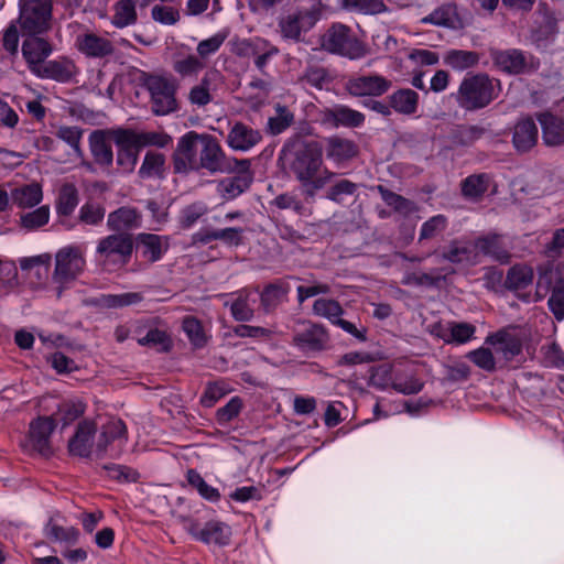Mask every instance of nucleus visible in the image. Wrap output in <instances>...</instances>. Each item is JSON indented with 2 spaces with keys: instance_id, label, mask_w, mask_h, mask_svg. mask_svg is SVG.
<instances>
[{
  "instance_id": "1",
  "label": "nucleus",
  "mask_w": 564,
  "mask_h": 564,
  "mask_svg": "<svg viewBox=\"0 0 564 564\" xmlns=\"http://www.w3.org/2000/svg\"><path fill=\"white\" fill-rule=\"evenodd\" d=\"M284 164L301 184L303 193L313 197L335 176L323 162V148L316 141L297 140L282 149Z\"/></svg>"
},
{
  "instance_id": "2",
  "label": "nucleus",
  "mask_w": 564,
  "mask_h": 564,
  "mask_svg": "<svg viewBox=\"0 0 564 564\" xmlns=\"http://www.w3.org/2000/svg\"><path fill=\"white\" fill-rule=\"evenodd\" d=\"M500 80L485 73L467 74L455 94L456 102L467 111L482 109L499 97Z\"/></svg>"
},
{
  "instance_id": "3",
  "label": "nucleus",
  "mask_w": 564,
  "mask_h": 564,
  "mask_svg": "<svg viewBox=\"0 0 564 564\" xmlns=\"http://www.w3.org/2000/svg\"><path fill=\"white\" fill-rule=\"evenodd\" d=\"M550 294L547 307L557 322L564 321V267L547 262L538 268L535 303Z\"/></svg>"
},
{
  "instance_id": "4",
  "label": "nucleus",
  "mask_w": 564,
  "mask_h": 564,
  "mask_svg": "<svg viewBox=\"0 0 564 564\" xmlns=\"http://www.w3.org/2000/svg\"><path fill=\"white\" fill-rule=\"evenodd\" d=\"M133 251V241L127 234H112L97 241L94 259L97 265L111 271L129 263Z\"/></svg>"
},
{
  "instance_id": "5",
  "label": "nucleus",
  "mask_w": 564,
  "mask_h": 564,
  "mask_svg": "<svg viewBox=\"0 0 564 564\" xmlns=\"http://www.w3.org/2000/svg\"><path fill=\"white\" fill-rule=\"evenodd\" d=\"M53 281L64 286L76 280L86 268V247L67 245L57 250L54 257Z\"/></svg>"
},
{
  "instance_id": "6",
  "label": "nucleus",
  "mask_w": 564,
  "mask_h": 564,
  "mask_svg": "<svg viewBox=\"0 0 564 564\" xmlns=\"http://www.w3.org/2000/svg\"><path fill=\"white\" fill-rule=\"evenodd\" d=\"M19 24L25 35H40L51 29V0H19Z\"/></svg>"
},
{
  "instance_id": "7",
  "label": "nucleus",
  "mask_w": 564,
  "mask_h": 564,
  "mask_svg": "<svg viewBox=\"0 0 564 564\" xmlns=\"http://www.w3.org/2000/svg\"><path fill=\"white\" fill-rule=\"evenodd\" d=\"M324 50L350 59L365 55L362 43L350 34V29L341 23L333 24L322 36Z\"/></svg>"
},
{
  "instance_id": "8",
  "label": "nucleus",
  "mask_w": 564,
  "mask_h": 564,
  "mask_svg": "<svg viewBox=\"0 0 564 564\" xmlns=\"http://www.w3.org/2000/svg\"><path fill=\"white\" fill-rule=\"evenodd\" d=\"M144 85L150 93L153 112L165 116L177 108L175 98V85L165 77L151 75Z\"/></svg>"
},
{
  "instance_id": "9",
  "label": "nucleus",
  "mask_w": 564,
  "mask_h": 564,
  "mask_svg": "<svg viewBox=\"0 0 564 564\" xmlns=\"http://www.w3.org/2000/svg\"><path fill=\"white\" fill-rule=\"evenodd\" d=\"M184 529L197 541L205 544L227 545L230 541L231 529L224 522L209 521L203 528L192 518L178 516Z\"/></svg>"
},
{
  "instance_id": "10",
  "label": "nucleus",
  "mask_w": 564,
  "mask_h": 564,
  "mask_svg": "<svg viewBox=\"0 0 564 564\" xmlns=\"http://www.w3.org/2000/svg\"><path fill=\"white\" fill-rule=\"evenodd\" d=\"M234 167L238 174L226 177L217 183L218 194L226 200H231L245 193L253 182V173L251 172V162L248 159H232Z\"/></svg>"
},
{
  "instance_id": "11",
  "label": "nucleus",
  "mask_w": 564,
  "mask_h": 564,
  "mask_svg": "<svg viewBox=\"0 0 564 564\" xmlns=\"http://www.w3.org/2000/svg\"><path fill=\"white\" fill-rule=\"evenodd\" d=\"M534 270L525 263H517L509 268L505 279V288L525 303H535V291L532 292Z\"/></svg>"
},
{
  "instance_id": "12",
  "label": "nucleus",
  "mask_w": 564,
  "mask_h": 564,
  "mask_svg": "<svg viewBox=\"0 0 564 564\" xmlns=\"http://www.w3.org/2000/svg\"><path fill=\"white\" fill-rule=\"evenodd\" d=\"M219 142L209 134H202L199 147L198 170L204 169L210 173L230 172L231 165Z\"/></svg>"
},
{
  "instance_id": "13",
  "label": "nucleus",
  "mask_w": 564,
  "mask_h": 564,
  "mask_svg": "<svg viewBox=\"0 0 564 564\" xmlns=\"http://www.w3.org/2000/svg\"><path fill=\"white\" fill-rule=\"evenodd\" d=\"M328 341L326 329L318 324L303 322L293 336L294 346L305 352H317L324 349Z\"/></svg>"
},
{
  "instance_id": "14",
  "label": "nucleus",
  "mask_w": 564,
  "mask_h": 564,
  "mask_svg": "<svg viewBox=\"0 0 564 564\" xmlns=\"http://www.w3.org/2000/svg\"><path fill=\"white\" fill-rule=\"evenodd\" d=\"M200 137L194 131L184 134L178 143L174 154V169L178 173H185L191 170H198Z\"/></svg>"
},
{
  "instance_id": "15",
  "label": "nucleus",
  "mask_w": 564,
  "mask_h": 564,
  "mask_svg": "<svg viewBox=\"0 0 564 564\" xmlns=\"http://www.w3.org/2000/svg\"><path fill=\"white\" fill-rule=\"evenodd\" d=\"M74 45L79 53L90 58H104L115 52V46L108 37L88 30L76 35Z\"/></svg>"
},
{
  "instance_id": "16",
  "label": "nucleus",
  "mask_w": 564,
  "mask_h": 564,
  "mask_svg": "<svg viewBox=\"0 0 564 564\" xmlns=\"http://www.w3.org/2000/svg\"><path fill=\"white\" fill-rule=\"evenodd\" d=\"M263 137L259 129L252 128L243 122H235L227 134V145L236 152H249L257 147Z\"/></svg>"
},
{
  "instance_id": "17",
  "label": "nucleus",
  "mask_w": 564,
  "mask_h": 564,
  "mask_svg": "<svg viewBox=\"0 0 564 564\" xmlns=\"http://www.w3.org/2000/svg\"><path fill=\"white\" fill-rule=\"evenodd\" d=\"M316 21V15L310 10H296L282 17L279 28L284 39L297 41L302 32L311 30Z\"/></svg>"
},
{
  "instance_id": "18",
  "label": "nucleus",
  "mask_w": 564,
  "mask_h": 564,
  "mask_svg": "<svg viewBox=\"0 0 564 564\" xmlns=\"http://www.w3.org/2000/svg\"><path fill=\"white\" fill-rule=\"evenodd\" d=\"M97 424L90 420L82 421L74 436L68 442L70 454L79 457H88L96 452Z\"/></svg>"
},
{
  "instance_id": "19",
  "label": "nucleus",
  "mask_w": 564,
  "mask_h": 564,
  "mask_svg": "<svg viewBox=\"0 0 564 564\" xmlns=\"http://www.w3.org/2000/svg\"><path fill=\"white\" fill-rule=\"evenodd\" d=\"M127 440L128 432L124 422L119 417L111 416L100 426L96 442V453H105L109 446L117 445L121 447Z\"/></svg>"
},
{
  "instance_id": "20",
  "label": "nucleus",
  "mask_w": 564,
  "mask_h": 564,
  "mask_svg": "<svg viewBox=\"0 0 564 564\" xmlns=\"http://www.w3.org/2000/svg\"><path fill=\"white\" fill-rule=\"evenodd\" d=\"M391 87V82L380 75L358 76L350 78L346 88L352 96H381L387 93Z\"/></svg>"
},
{
  "instance_id": "21",
  "label": "nucleus",
  "mask_w": 564,
  "mask_h": 564,
  "mask_svg": "<svg viewBox=\"0 0 564 564\" xmlns=\"http://www.w3.org/2000/svg\"><path fill=\"white\" fill-rule=\"evenodd\" d=\"M51 43L36 35H29L22 43V55L26 62L29 70L34 75L36 69L46 62L52 54Z\"/></svg>"
},
{
  "instance_id": "22",
  "label": "nucleus",
  "mask_w": 564,
  "mask_h": 564,
  "mask_svg": "<svg viewBox=\"0 0 564 564\" xmlns=\"http://www.w3.org/2000/svg\"><path fill=\"white\" fill-rule=\"evenodd\" d=\"M423 387L424 383L417 378L413 366L405 362L393 364L392 390L410 395L419 393Z\"/></svg>"
},
{
  "instance_id": "23",
  "label": "nucleus",
  "mask_w": 564,
  "mask_h": 564,
  "mask_svg": "<svg viewBox=\"0 0 564 564\" xmlns=\"http://www.w3.org/2000/svg\"><path fill=\"white\" fill-rule=\"evenodd\" d=\"M325 153L329 161L339 166L356 158L359 147L354 140L332 135L325 140Z\"/></svg>"
},
{
  "instance_id": "24",
  "label": "nucleus",
  "mask_w": 564,
  "mask_h": 564,
  "mask_svg": "<svg viewBox=\"0 0 564 564\" xmlns=\"http://www.w3.org/2000/svg\"><path fill=\"white\" fill-rule=\"evenodd\" d=\"M76 74V66L74 62L67 57H58L55 59L46 61L34 76L42 79H53L59 83L69 82Z\"/></svg>"
},
{
  "instance_id": "25",
  "label": "nucleus",
  "mask_w": 564,
  "mask_h": 564,
  "mask_svg": "<svg viewBox=\"0 0 564 564\" xmlns=\"http://www.w3.org/2000/svg\"><path fill=\"white\" fill-rule=\"evenodd\" d=\"M441 258L454 264L478 263L475 245L466 239H454L441 251Z\"/></svg>"
},
{
  "instance_id": "26",
  "label": "nucleus",
  "mask_w": 564,
  "mask_h": 564,
  "mask_svg": "<svg viewBox=\"0 0 564 564\" xmlns=\"http://www.w3.org/2000/svg\"><path fill=\"white\" fill-rule=\"evenodd\" d=\"M323 122L334 128H359L365 122V115L345 105H337L324 111Z\"/></svg>"
},
{
  "instance_id": "27",
  "label": "nucleus",
  "mask_w": 564,
  "mask_h": 564,
  "mask_svg": "<svg viewBox=\"0 0 564 564\" xmlns=\"http://www.w3.org/2000/svg\"><path fill=\"white\" fill-rule=\"evenodd\" d=\"M539 130L534 120L524 117L518 120L512 131V143L518 152L530 151L538 142Z\"/></svg>"
},
{
  "instance_id": "28",
  "label": "nucleus",
  "mask_w": 564,
  "mask_h": 564,
  "mask_svg": "<svg viewBox=\"0 0 564 564\" xmlns=\"http://www.w3.org/2000/svg\"><path fill=\"white\" fill-rule=\"evenodd\" d=\"M137 248L144 260L156 262L167 251L169 241L166 237L142 232L137 237Z\"/></svg>"
},
{
  "instance_id": "29",
  "label": "nucleus",
  "mask_w": 564,
  "mask_h": 564,
  "mask_svg": "<svg viewBox=\"0 0 564 564\" xmlns=\"http://www.w3.org/2000/svg\"><path fill=\"white\" fill-rule=\"evenodd\" d=\"M54 416H40L30 424V438L36 451L43 455L51 452L50 436L56 427Z\"/></svg>"
},
{
  "instance_id": "30",
  "label": "nucleus",
  "mask_w": 564,
  "mask_h": 564,
  "mask_svg": "<svg viewBox=\"0 0 564 564\" xmlns=\"http://www.w3.org/2000/svg\"><path fill=\"white\" fill-rule=\"evenodd\" d=\"M141 214L133 207L123 206L111 212L107 218V226L116 234H123L141 227Z\"/></svg>"
},
{
  "instance_id": "31",
  "label": "nucleus",
  "mask_w": 564,
  "mask_h": 564,
  "mask_svg": "<svg viewBox=\"0 0 564 564\" xmlns=\"http://www.w3.org/2000/svg\"><path fill=\"white\" fill-rule=\"evenodd\" d=\"M542 128V138L547 147H558L564 143V120L551 112L536 116Z\"/></svg>"
},
{
  "instance_id": "32",
  "label": "nucleus",
  "mask_w": 564,
  "mask_h": 564,
  "mask_svg": "<svg viewBox=\"0 0 564 564\" xmlns=\"http://www.w3.org/2000/svg\"><path fill=\"white\" fill-rule=\"evenodd\" d=\"M124 134H129V130H117L113 132V140L118 148L117 150V164L124 173H130L134 170L138 161L139 148L135 143L122 142Z\"/></svg>"
},
{
  "instance_id": "33",
  "label": "nucleus",
  "mask_w": 564,
  "mask_h": 564,
  "mask_svg": "<svg viewBox=\"0 0 564 564\" xmlns=\"http://www.w3.org/2000/svg\"><path fill=\"white\" fill-rule=\"evenodd\" d=\"M422 23L445 26L454 30L462 26V20L455 3L442 4L433 10L429 15L424 17L422 19Z\"/></svg>"
},
{
  "instance_id": "34",
  "label": "nucleus",
  "mask_w": 564,
  "mask_h": 564,
  "mask_svg": "<svg viewBox=\"0 0 564 564\" xmlns=\"http://www.w3.org/2000/svg\"><path fill=\"white\" fill-rule=\"evenodd\" d=\"M89 149L96 164L107 169L112 165L113 153L105 131L96 130L90 133Z\"/></svg>"
},
{
  "instance_id": "35",
  "label": "nucleus",
  "mask_w": 564,
  "mask_h": 564,
  "mask_svg": "<svg viewBox=\"0 0 564 564\" xmlns=\"http://www.w3.org/2000/svg\"><path fill=\"white\" fill-rule=\"evenodd\" d=\"M475 250L477 249L482 254L491 259L507 263L510 260L509 251L502 246L501 237L496 234L479 237L475 240Z\"/></svg>"
},
{
  "instance_id": "36",
  "label": "nucleus",
  "mask_w": 564,
  "mask_h": 564,
  "mask_svg": "<svg viewBox=\"0 0 564 564\" xmlns=\"http://www.w3.org/2000/svg\"><path fill=\"white\" fill-rule=\"evenodd\" d=\"M491 58L498 68L509 74H520L525 67V57L519 50L494 51Z\"/></svg>"
},
{
  "instance_id": "37",
  "label": "nucleus",
  "mask_w": 564,
  "mask_h": 564,
  "mask_svg": "<svg viewBox=\"0 0 564 564\" xmlns=\"http://www.w3.org/2000/svg\"><path fill=\"white\" fill-rule=\"evenodd\" d=\"M11 198L18 208H33L43 200V189L39 183L25 184L12 189Z\"/></svg>"
},
{
  "instance_id": "38",
  "label": "nucleus",
  "mask_w": 564,
  "mask_h": 564,
  "mask_svg": "<svg viewBox=\"0 0 564 564\" xmlns=\"http://www.w3.org/2000/svg\"><path fill=\"white\" fill-rule=\"evenodd\" d=\"M138 21L135 0H118L112 6L110 23L117 29L134 25Z\"/></svg>"
},
{
  "instance_id": "39",
  "label": "nucleus",
  "mask_w": 564,
  "mask_h": 564,
  "mask_svg": "<svg viewBox=\"0 0 564 564\" xmlns=\"http://www.w3.org/2000/svg\"><path fill=\"white\" fill-rule=\"evenodd\" d=\"M122 142L135 143L139 149L144 147L165 148L172 142V138L167 133L159 131L134 132L129 130V134H124Z\"/></svg>"
},
{
  "instance_id": "40",
  "label": "nucleus",
  "mask_w": 564,
  "mask_h": 564,
  "mask_svg": "<svg viewBox=\"0 0 564 564\" xmlns=\"http://www.w3.org/2000/svg\"><path fill=\"white\" fill-rule=\"evenodd\" d=\"M44 534L47 539L73 545L77 543L79 531L74 527H64L59 524L56 517H51L44 527Z\"/></svg>"
},
{
  "instance_id": "41",
  "label": "nucleus",
  "mask_w": 564,
  "mask_h": 564,
  "mask_svg": "<svg viewBox=\"0 0 564 564\" xmlns=\"http://www.w3.org/2000/svg\"><path fill=\"white\" fill-rule=\"evenodd\" d=\"M389 101L395 112L411 116L416 112L419 95L412 89H399L390 95Z\"/></svg>"
},
{
  "instance_id": "42",
  "label": "nucleus",
  "mask_w": 564,
  "mask_h": 564,
  "mask_svg": "<svg viewBox=\"0 0 564 564\" xmlns=\"http://www.w3.org/2000/svg\"><path fill=\"white\" fill-rule=\"evenodd\" d=\"M291 291V286L286 281H276L268 284L260 294L261 304L265 311L275 308L284 302Z\"/></svg>"
},
{
  "instance_id": "43",
  "label": "nucleus",
  "mask_w": 564,
  "mask_h": 564,
  "mask_svg": "<svg viewBox=\"0 0 564 564\" xmlns=\"http://www.w3.org/2000/svg\"><path fill=\"white\" fill-rule=\"evenodd\" d=\"M443 62L456 72H464L478 64L479 55L473 51L449 50L445 53Z\"/></svg>"
},
{
  "instance_id": "44",
  "label": "nucleus",
  "mask_w": 564,
  "mask_h": 564,
  "mask_svg": "<svg viewBox=\"0 0 564 564\" xmlns=\"http://www.w3.org/2000/svg\"><path fill=\"white\" fill-rule=\"evenodd\" d=\"M86 404L78 398L63 400L55 413L56 422L59 421L63 427L69 425L85 413Z\"/></svg>"
},
{
  "instance_id": "45",
  "label": "nucleus",
  "mask_w": 564,
  "mask_h": 564,
  "mask_svg": "<svg viewBox=\"0 0 564 564\" xmlns=\"http://www.w3.org/2000/svg\"><path fill=\"white\" fill-rule=\"evenodd\" d=\"M270 41L253 36L249 39H235L230 42L231 52L239 57H256Z\"/></svg>"
},
{
  "instance_id": "46",
  "label": "nucleus",
  "mask_w": 564,
  "mask_h": 564,
  "mask_svg": "<svg viewBox=\"0 0 564 564\" xmlns=\"http://www.w3.org/2000/svg\"><path fill=\"white\" fill-rule=\"evenodd\" d=\"M51 210L47 205H42L34 210L20 215L19 224L28 232L36 231L50 221Z\"/></svg>"
},
{
  "instance_id": "47",
  "label": "nucleus",
  "mask_w": 564,
  "mask_h": 564,
  "mask_svg": "<svg viewBox=\"0 0 564 564\" xmlns=\"http://www.w3.org/2000/svg\"><path fill=\"white\" fill-rule=\"evenodd\" d=\"M78 191L73 184H64L58 193L56 213L58 217H68L78 205Z\"/></svg>"
},
{
  "instance_id": "48",
  "label": "nucleus",
  "mask_w": 564,
  "mask_h": 564,
  "mask_svg": "<svg viewBox=\"0 0 564 564\" xmlns=\"http://www.w3.org/2000/svg\"><path fill=\"white\" fill-rule=\"evenodd\" d=\"M165 156L162 153L149 151L139 169L142 178H161L164 174Z\"/></svg>"
},
{
  "instance_id": "49",
  "label": "nucleus",
  "mask_w": 564,
  "mask_h": 564,
  "mask_svg": "<svg viewBox=\"0 0 564 564\" xmlns=\"http://www.w3.org/2000/svg\"><path fill=\"white\" fill-rule=\"evenodd\" d=\"M491 178L488 174H474L466 177L462 184V192L465 197L478 199L489 188Z\"/></svg>"
},
{
  "instance_id": "50",
  "label": "nucleus",
  "mask_w": 564,
  "mask_h": 564,
  "mask_svg": "<svg viewBox=\"0 0 564 564\" xmlns=\"http://www.w3.org/2000/svg\"><path fill=\"white\" fill-rule=\"evenodd\" d=\"M182 329L195 348L204 347L208 341L202 323L194 316H186L182 322Z\"/></svg>"
},
{
  "instance_id": "51",
  "label": "nucleus",
  "mask_w": 564,
  "mask_h": 564,
  "mask_svg": "<svg viewBox=\"0 0 564 564\" xmlns=\"http://www.w3.org/2000/svg\"><path fill=\"white\" fill-rule=\"evenodd\" d=\"M343 9L361 14H379L387 11L382 0H340Z\"/></svg>"
},
{
  "instance_id": "52",
  "label": "nucleus",
  "mask_w": 564,
  "mask_h": 564,
  "mask_svg": "<svg viewBox=\"0 0 564 564\" xmlns=\"http://www.w3.org/2000/svg\"><path fill=\"white\" fill-rule=\"evenodd\" d=\"M449 336L445 338L446 343L463 345L470 341L476 333V327L465 322H449L447 324Z\"/></svg>"
},
{
  "instance_id": "53",
  "label": "nucleus",
  "mask_w": 564,
  "mask_h": 564,
  "mask_svg": "<svg viewBox=\"0 0 564 564\" xmlns=\"http://www.w3.org/2000/svg\"><path fill=\"white\" fill-rule=\"evenodd\" d=\"M393 364H383L372 367L369 377V384L378 390L392 389Z\"/></svg>"
},
{
  "instance_id": "54",
  "label": "nucleus",
  "mask_w": 564,
  "mask_h": 564,
  "mask_svg": "<svg viewBox=\"0 0 564 564\" xmlns=\"http://www.w3.org/2000/svg\"><path fill=\"white\" fill-rule=\"evenodd\" d=\"M55 134L59 140L69 145L77 158L83 159V150L80 148L83 130L79 127L59 126Z\"/></svg>"
},
{
  "instance_id": "55",
  "label": "nucleus",
  "mask_w": 564,
  "mask_h": 564,
  "mask_svg": "<svg viewBox=\"0 0 564 564\" xmlns=\"http://www.w3.org/2000/svg\"><path fill=\"white\" fill-rule=\"evenodd\" d=\"M448 226V219L442 215H435L424 221L420 228L419 241L434 239L441 236Z\"/></svg>"
},
{
  "instance_id": "56",
  "label": "nucleus",
  "mask_w": 564,
  "mask_h": 564,
  "mask_svg": "<svg viewBox=\"0 0 564 564\" xmlns=\"http://www.w3.org/2000/svg\"><path fill=\"white\" fill-rule=\"evenodd\" d=\"M313 312L317 316H322L330 321L334 325L337 324L343 315V308L338 302L328 299H318L313 304Z\"/></svg>"
},
{
  "instance_id": "57",
  "label": "nucleus",
  "mask_w": 564,
  "mask_h": 564,
  "mask_svg": "<svg viewBox=\"0 0 564 564\" xmlns=\"http://www.w3.org/2000/svg\"><path fill=\"white\" fill-rule=\"evenodd\" d=\"M142 301V295L137 292L121 294H105L100 297V305L107 308H121L138 304Z\"/></svg>"
},
{
  "instance_id": "58",
  "label": "nucleus",
  "mask_w": 564,
  "mask_h": 564,
  "mask_svg": "<svg viewBox=\"0 0 564 564\" xmlns=\"http://www.w3.org/2000/svg\"><path fill=\"white\" fill-rule=\"evenodd\" d=\"M138 344L153 347L159 351H167L171 348V338L166 332L159 328H151L145 336L138 338Z\"/></svg>"
},
{
  "instance_id": "59",
  "label": "nucleus",
  "mask_w": 564,
  "mask_h": 564,
  "mask_svg": "<svg viewBox=\"0 0 564 564\" xmlns=\"http://www.w3.org/2000/svg\"><path fill=\"white\" fill-rule=\"evenodd\" d=\"M204 67V63L192 54L173 62V69L181 77L196 76Z\"/></svg>"
},
{
  "instance_id": "60",
  "label": "nucleus",
  "mask_w": 564,
  "mask_h": 564,
  "mask_svg": "<svg viewBox=\"0 0 564 564\" xmlns=\"http://www.w3.org/2000/svg\"><path fill=\"white\" fill-rule=\"evenodd\" d=\"M228 34L229 32L227 30H221L210 37L200 41L196 47L198 56L200 58H207L217 53L228 37Z\"/></svg>"
},
{
  "instance_id": "61",
  "label": "nucleus",
  "mask_w": 564,
  "mask_h": 564,
  "mask_svg": "<svg viewBox=\"0 0 564 564\" xmlns=\"http://www.w3.org/2000/svg\"><path fill=\"white\" fill-rule=\"evenodd\" d=\"M294 121L293 113L284 106L276 107V116L268 120V128L272 134H280Z\"/></svg>"
},
{
  "instance_id": "62",
  "label": "nucleus",
  "mask_w": 564,
  "mask_h": 564,
  "mask_svg": "<svg viewBox=\"0 0 564 564\" xmlns=\"http://www.w3.org/2000/svg\"><path fill=\"white\" fill-rule=\"evenodd\" d=\"M230 312L236 321H250L253 316V308L248 300V294L240 292L230 303Z\"/></svg>"
},
{
  "instance_id": "63",
  "label": "nucleus",
  "mask_w": 564,
  "mask_h": 564,
  "mask_svg": "<svg viewBox=\"0 0 564 564\" xmlns=\"http://www.w3.org/2000/svg\"><path fill=\"white\" fill-rule=\"evenodd\" d=\"M229 392L230 389L225 382L209 383L200 397V404L205 408H212Z\"/></svg>"
},
{
  "instance_id": "64",
  "label": "nucleus",
  "mask_w": 564,
  "mask_h": 564,
  "mask_svg": "<svg viewBox=\"0 0 564 564\" xmlns=\"http://www.w3.org/2000/svg\"><path fill=\"white\" fill-rule=\"evenodd\" d=\"M105 208L95 202L85 203L79 209V219L87 225H98L105 217Z\"/></svg>"
}]
</instances>
